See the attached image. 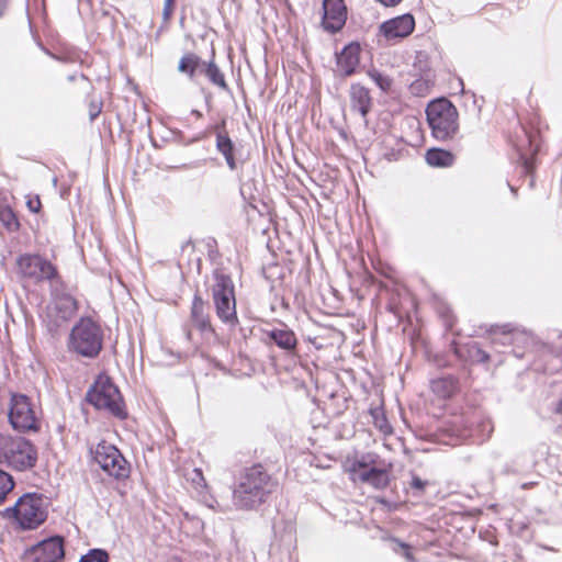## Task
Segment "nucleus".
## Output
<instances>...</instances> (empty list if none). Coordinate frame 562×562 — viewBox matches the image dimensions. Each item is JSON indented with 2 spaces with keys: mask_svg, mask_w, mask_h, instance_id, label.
<instances>
[{
  "mask_svg": "<svg viewBox=\"0 0 562 562\" xmlns=\"http://www.w3.org/2000/svg\"><path fill=\"white\" fill-rule=\"evenodd\" d=\"M278 488V481L271 477L260 464L244 469L233 490V504L215 498L204 501L205 505L216 512L226 513L236 509H255L266 503Z\"/></svg>",
  "mask_w": 562,
  "mask_h": 562,
  "instance_id": "obj_1",
  "label": "nucleus"
},
{
  "mask_svg": "<svg viewBox=\"0 0 562 562\" xmlns=\"http://www.w3.org/2000/svg\"><path fill=\"white\" fill-rule=\"evenodd\" d=\"M428 125L434 138L440 142L452 139L459 131L457 108L445 98L431 101L426 109Z\"/></svg>",
  "mask_w": 562,
  "mask_h": 562,
  "instance_id": "obj_2",
  "label": "nucleus"
},
{
  "mask_svg": "<svg viewBox=\"0 0 562 562\" xmlns=\"http://www.w3.org/2000/svg\"><path fill=\"white\" fill-rule=\"evenodd\" d=\"M37 458V449L30 440L0 435V463L16 471H26L35 467Z\"/></svg>",
  "mask_w": 562,
  "mask_h": 562,
  "instance_id": "obj_3",
  "label": "nucleus"
},
{
  "mask_svg": "<svg viewBox=\"0 0 562 562\" xmlns=\"http://www.w3.org/2000/svg\"><path fill=\"white\" fill-rule=\"evenodd\" d=\"M86 398L95 408L108 411L119 419L127 416L123 397L108 375L101 374L97 378Z\"/></svg>",
  "mask_w": 562,
  "mask_h": 562,
  "instance_id": "obj_4",
  "label": "nucleus"
},
{
  "mask_svg": "<svg viewBox=\"0 0 562 562\" xmlns=\"http://www.w3.org/2000/svg\"><path fill=\"white\" fill-rule=\"evenodd\" d=\"M4 516L14 518L22 529H35L47 518L45 501L37 493L24 494L4 510Z\"/></svg>",
  "mask_w": 562,
  "mask_h": 562,
  "instance_id": "obj_5",
  "label": "nucleus"
},
{
  "mask_svg": "<svg viewBox=\"0 0 562 562\" xmlns=\"http://www.w3.org/2000/svg\"><path fill=\"white\" fill-rule=\"evenodd\" d=\"M102 330L91 318H81L70 333V348L87 358L97 357L102 349Z\"/></svg>",
  "mask_w": 562,
  "mask_h": 562,
  "instance_id": "obj_6",
  "label": "nucleus"
},
{
  "mask_svg": "<svg viewBox=\"0 0 562 562\" xmlns=\"http://www.w3.org/2000/svg\"><path fill=\"white\" fill-rule=\"evenodd\" d=\"M212 297L217 317L231 327L238 323L234 283L231 277L217 273L212 286Z\"/></svg>",
  "mask_w": 562,
  "mask_h": 562,
  "instance_id": "obj_7",
  "label": "nucleus"
},
{
  "mask_svg": "<svg viewBox=\"0 0 562 562\" xmlns=\"http://www.w3.org/2000/svg\"><path fill=\"white\" fill-rule=\"evenodd\" d=\"M9 422L19 432L37 431L40 429L36 411L29 396L12 393L9 404Z\"/></svg>",
  "mask_w": 562,
  "mask_h": 562,
  "instance_id": "obj_8",
  "label": "nucleus"
},
{
  "mask_svg": "<svg viewBox=\"0 0 562 562\" xmlns=\"http://www.w3.org/2000/svg\"><path fill=\"white\" fill-rule=\"evenodd\" d=\"M349 471L352 481L368 484L376 490L384 488L390 483V470L385 467H378L372 454L356 459Z\"/></svg>",
  "mask_w": 562,
  "mask_h": 562,
  "instance_id": "obj_9",
  "label": "nucleus"
},
{
  "mask_svg": "<svg viewBox=\"0 0 562 562\" xmlns=\"http://www.w3.org/2000/svg\"><path fill=\"white\" fill-rule=\"evenodd\" d=\"M91 452L93 460L108 475L116 480L128 477L130 464L115 446L101 441Z\"/></svg>",
  "mask_w": 562,
  "mask_h": 562,
  "instance_id": "obj_10",
  "label": "nucleus"
},
{
  "mask_svg": "<svg viewBox=\"0 0 562 562\" xmlns=\"http://www.w3.org/2000/svg\"><path fill=\"white\" fill-rule=\"evenodd\" d=\"M18 273L33 283L54 282L57 278L56 267L40 255L24 254L16 259Z\"/></svg>",
  "mask_w": 562,
  "mask_h": 562,
  "instance_id": "obj_11",
  "label": "nucleus"
},
{
  "mask_svg": "<svg viewBox=\"0 0 562 562\" xmlns=\"http://www.w3.org/2000/svg\"><path fill=\"white\" fill-rule=\"evenodd\" d=\"M262 334L265 336L263 342L267 346H277L288 356L297 353V337L285 324L280 323L279 326L263 329Z\"/></svg>",
  "mask_w": 562,
  "mask_h": 562,
  "instance_id": "obj_12",
  "label": "nucleus"
},
{
  "mask_svg": "<svg viewBox=\"0 0 562 562\" xmlns=\"http://www.w3.org/2000/svg\"><path fill=\"white\" fill-rule=\"evenodd\" d=\"M64 555V540L59 536H54L32 547L27 562H59Z\"/></svg>",
  "mask_w": 562,
  "mask_h": 562,
  "instance_id": "obj_13",
  "label": "nucleus"
},
{
  "mask_svg": "<svg viewBox=\"0 0 562 562\" xmlns=\"http://www.w3.org/2000/svg\"><path fill=\"white\" fill-rule=\"evenodd\" d=\"M415 27L412 14H403L383 22L379 31L386 40H396L408 36Z\"/></svg>",
  "mask_w": 562,
  "mask_h": 562,
  "instance_id": "obj_14",
  "label": "nucleus"
},
{
  "mask_svg": "<svg viewBox=\"0 0 562 562\" xmlns=\"http://www.w3.org/2000/svg\"><path fill=\"white\" fill-rule=\"evenodd\" d=\"M323 26L329 32L339 31L346 22V7L342 0H324Z\"/></svg>",
  "mask_w": 562,
  "mask_h": 562,
  "instance_id": "obj_15",
  "label": "nucleus"
},
{
  "mask_svg": "<svg viewBox=\"0 0 562 562\" xmlns=\"http://www.w3.org/2000/svg\"><path fill=\"white\" fill-rule=\"evenodd\" d=\"M215 147L216 150L224 157L226 165L229 170L234 171L237 169L236 160V146L228 133L225 130V121L220 125L215 126Z\"/></svg>",
  "mask_w": 562,
  "mask_h": 562,
  "instance_id": "obj_16",
  "label": "nucleus"
},
{
  "mask_svg": "<svg viewBox=\"0 0 562 562\" xmlns=\"http://www.w3.org/2000/svg\"><path fill=\"white\" fill-rule=\"evenodd\" d=\"M360 45L357 43H351L345 46L344 49L337 54V72L340 76L349 77L356 72V69L360 63Z\"/></svg>",
  "mask_w": 562,
  "mask_h": 562,
  "instance_id": "obj_17",
  "label": "nucleus"
},
{
  "mask_svg": "<svg viewBox=\"0 0 562 562\" xmlns=\"http://www.w3.org/2000/svg\"><path fill=\"white\" fill-rule=\"evenodd\" d=\"M351 110L360 113L364 119L371 110L372 98L368 88L360 83H352L349 90Z\"/></svg>",
  "mask_w": 562,
  "mask_h": 562,
  "instance_id": "obj_18",
  "label": "nucleus"
},
{
  "mask_svg": "<svg viewBox=\"0 0 562 562\" xmlns=\"http://www.w3.org/2000/svg\"><path fill=\"white\" fill-rule=\"evenodd\" d=\"M191 323L201 331L211 329L209 314L206 313L205 302L198 294L194 295L191 307Z\"/></svg>",
  "mask_w": 562,
  "mask_h": 562,
  "instance_id": "obj_19",
  "label": "nucleus"
},
{
  "mask_svg": "<svg viewBox=\"0 0 562 562\" xmlns=\"http://www.w3.org/2000/svg\"><path fill=\"white\" fill-rule=\"evenodd\" d=\"M431 391L440 398L452 396L458 390V380L452 375L434 379L430 382Z\"/></svg>",
  "mask_w": 562,
  "mask_h": 562,
  "instance_id": "obj_20",
  "label": "nucleus"
},
{
  "mask_svg": "<svg viewBox=\"0 0 562 562\" xmlns=\"http://www.w3.org/2000/svg\"><path fill=\"white\" fill-rule=\"evenodd\" d=\"M425 159L431 167L446 168L454 162V156L451 151L441 148H430L426 151Z\"/></svg>",
  "mask_w": 562,
  "mask_h": 562,
  "instance_id": "obj_21",
  "label": "nucleus"
},
{
  "mask_svg": "<svg viewBox=\"0 0 562 562\" xmlns=\"http://www.w3.org/2000/svg\"><path fill=\"white\" fill-rule=\"evenodd\" d=\"M204 60L193 53L183 55L179 61L178 70L182 74H187L190 79H193L196 75H201Z\"/></svg>",
  "mask_w": 562,
  "mask_h": 562,
  "instance_id": "obj_22",
  "label": "nucleus"
},
{
  "mask_svg": "<svg viewBox=\"0 0 562 562\" xmlns=\"http://www.w3.org/2000/svg\"><path fill=\"white\" fill-rule=\"evenodd\" d=\"M0 222L10 232H16L20 227L19 220L13 210L7 203L5 196L0 194Z\"/></svg>",
  "mask_w": 562,
  "mask_h": 562,
  "instance_id": "obj_23",
  "label": "nucleus"
},
{
  "mask_svg": "<svg viewBox=\"0 0 562 562\" xmlns=\"http://www.w3.org/2000/svg\"><path fill=\"white\" fill-rule=\"evenodd\" d=\"M201 74L205 75L213 85H215L224 90L228 89V86L226 83L223 72L215 65L214 61H209V63L204 61Z\"/></svg>",
  "mask_w": 562,
  "mask_h": 562,
  "instance_id": "obj_24",
  "label": "nucleus"
},
{
  "mask_svg": "<svg viewBox=\"0 0 562 562\" xmlns=\"http://www.w3.org/2000/svg\"><path fill=\"white\" fill-rule=\"evenodd\" d=\"M497 329H501L504 335L503 344H512V342H521L528 344L530 341V336L524 331L518 330L517 328L512 327L509 324L498 326Z\"/></svg>",
  "mask_w": 562,
  "mask_h": 562,
  "instance_id": "obj_25",
  "label": "nucleus"
},
{
  "mask_svg": "<svg viewBox=\"0 0 562 562\" xmlns=\"http://www.w3.org/2000/svg\"><path fill=\"white\" fill-rule=\"evenodd\" d=\"M61 313V317L64 319L69 318L77 311L76 301L68 294L61 295L58 297L57 302L55 301V308Z\"/></svg>",
  "mask_w": 562,
  "mask_h": 562,
  "instance_id": "obj_26",
  "label": "nucleus"
},
{
  "mask_svg": "<svg viewBox=\"0 0 562 562\" xmlns=\"http://www.w3.org/2000/svg\"><path fill=\"white\" fill-rule=\"evenodd\" d=\"M468 358L472 362L485 363L490 359V355L484 351L476 342L467 346Z\"/></svg>",
  "mask_w": 562,
  "mask_h": 562,
  "instance_id": "obj_27",
  "label": "nucleus"
},
{
  "mask_svg": "<svg viewBox=\"0 0 562 562\" xmlns=\"http://www.w3.org/2000/svg\"><path fill=\"white\" fill-rule=\"evenodd\" d=\"M372 417H373V424L374 426L384 435L392 432V427L389 424L384 413L380 408H374L370 411Z\"/></svg>",
  "mask_w": 562,
  "mask_h": 562,
  "instance_id": "obj_28",
  "label": "nucleus"
},
{
  "mask_svg": "<svg viewBox=\"0 0 562 562\" xmlns=\"http://www.w3.org/2000/svg\"><path fill=\"white\" fill-rule=\"evenodd\" d=\"M14 482L12 476L0 469V504L4 502L7 495L13 490Z\"/></svg>",
  "mask_w": 562,
  "mask_h": 562,
  "instance_id": "obj_29",
  "label": "nucleus"
},
{
  "mask_svg": "<svg viewBox=\"0 0 562 562\" xmlns=\"http://www.w3.org/2000/svg\"><path fill=\"white\" fill-rule=\"evenodd\" d=\"M368 75L382 91L386 92L391 89L392 79L389 76L375 69L370 70Z\"/></svg>",
  "mask_w": 562,
  "mask_h": 562,
  "instance_id": "obj_30",
  "label": "nucleus"
},
{
  "mask_svg": "<svg viewBox=\"0 0 562 562\" xmlns=\"http://www.w3.org/2000/svg\"><path fill=\"white\" fill-rule=\"evenodd\" d=\"M78 562H109V554L103 549H91Z\"/></svg>",
  "mask_w": 562,
  "mask_h": 562,
  "instance_id": "obj_31",
  "label": "nucleus"
},
{
  "mask_svg": "<svg viewBox=\"0 0 562 562\" xmlns=\"http://www.w3.org/2000/svg\"><path fill=\"white\" fill-rule=\"evenodd\" d=\"M427 485H428V482L422 480L417 475H413L412 480L409 482V487L414 491V495H416V496H420L424 493Z\"/></svg>",
  "mask_w": 562,
  "mask_h": 562,
  "instance_id": "obj_32",
  "label": "nucleus"
},
{
  "mask_svg": "<svg viewBox=\"0 0 562 562\" xmlns=\"http://www.w3.org/2000/svg\"><path fill=\"white\" fill-rule=\"evenodd\" d=\"M394 543H395V547L393 548V550L396 553L403 554L405 557V559L407 560V562H415L414 557L411 551V547L408 544L400 542L397 540H394Z\"/></svg>",
  "mask_w": 562,
  "mask_h": 562,
  "instance_id": "obj_33",
  "label": "nucleus"
},
{
  "mask_svg": "<svg viewBox=\"0 0 562 562\" xmlns=\"http://www.w3.org/2000/svg\"><path fill=\"white\" fill-rule=\"evenodd\" d=\"M26 205L31 212L37 213L40 211L42 204H41L40 198L36 195V196L30 198L26 202Z\"/></svg>",
  "mask_w": 562,
  "mask_h": 562,
  "instance_id": "obj_34",
  "label": "nucleus"
},
{
  "mask_svg": "<svg viewBox=\"0 0 562 562\" xmlns=\"http://www.w3.org/2000/svg\"><path fill=\"white\" fill-rule=\"evenodd\" d=\"M101 112V105L98 103H91L89 109L90 119L93 121Z\"/></svg>",
  "mask_w": 562,
  "mask_h": 562,
  "instance_id": "obj_35",
  "label": "nucleus"
},
{
  "mask_svg": "<svg viewBox=\"0 0 562 562\" xmlns=\"http://www.w3.org/2000/svg\"><path fill=\"white\" fill-rule=\"evenodd\" d=\"M173 3H175V0H165V3H164V15L166 18H169L172 10H173Z\"/></svg>",
  "mask_w": 562,
  "mask_h": 562,
  "instance_id": "obj_36",
  "label": "nucleus"
},
{
  "mask_svg": "<svg viewBox=\"0 0 562 562\" xmlns=\"http://www.w3.org/2000/svg\"><path fill=\"white\" fill-rule=\"evenodd\" d=\"M552 411L562 416V396L554 403Z\"/></svg>",
  "mask_w": 562,
  "mask_h": 562,
  "instance_id": "obj_37",
  "label": "nucleus"
},
{
  "mask_svg": "<svg viewBox=\"0 0 562 562\" xmlns=\"http://www.w3.org/2000/svg\"><path fill=\"white\" fill-rule=\"evenodd\" d=\"M4 5H5V0H0V16L2 15Z\"/></svg>",
  "mask_w": 562,
  "mask_h": 562,
  "instance_id": "obj_38",
  "label": "nucleus"
},
{
  "mask_svg": "<svg viewBox=\"0 0 562 562\" xmlns=\"http://www.w3.org/2000/svg\"><path fill=\"white\" fill-rule=\"evenodd\" d=\"M193 115H195L196 117H201L202 116V113L199 111V110H192L191 112Z\"/></svg>",
  "mask_w": 562,
  "mask_h": 562,
  "instance_id": "obj_39",
  "label": "nucleus"
},
{
  "mask_svg": "<svg viewBox=\"0 0 562 562\" xmlns=\"http://www.w3.org/2000/svg\"><path fill=\"white\" fill-rule=\"evenodd\" d=\"M525 165H526V166H525V168L528 170V169H529V162H528V160H526V161H525Z\"/></svg>",
  "mask_w": 562,
  "mask_h": 562,
  "instance_id": "obj_40",
  "label": "nucleus"
}]
</instances>
